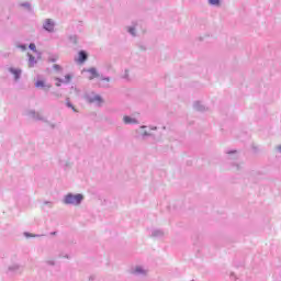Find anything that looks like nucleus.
<instances>
[{
    "mask_svg": "<svg viewBox=\"0 0 281 281\" xmlns=\"http://www.w3.org/2000/svg\"><path fill=\"white\" fill-rule=\"evenodd\" d=\"M82 201H85V195H82V193H77V194L68 193L63 199V203L65 205H75V206L80 205Z\"/></svg>",
    "mask_w": 281,
    "mask_h": 281,
    "instance_id": "1",
    "label": "nucleus"
},
{
    "mask_svg": "<svg viewBox=\"0 0 281 281\" xmlns=\"http://www.w3.org/2000/svg\"><path fill=\"white\" fill-rule=\"evenodd\" d=\"M87 102H89L90 104H94V106H102L104 104V99L102 97H100V94H88L86 97Z\"/></svg>",
    "mask_w": 281,
    "mask_h": 281,
    "instance_id": "2",
    "label": "nucleus"
},
{
    "mask_svg": "<svg viewBox=\"0 0 281 281\" xmlns=\"http://www.w3.org/2000/svg\"><path fill=\"white\" fill-rule=\"evenodd\" d=\"M132 273L134 276H146V273H148V270L142 266H136L132 269Z\"/></svg>",
    "mask_w": 281,
    "mask_h": 281,
    "instance_id": "3",
    "label": "nucleus"
},
{
    "mask_svg": "<svg viewBox=\"0 0 281 281\" xmlns=\"http://www.w3.org/2000/svg\"><path fill=\"white\" fill-rule=\"evenodd\" d=\"M86 71V78H88V80H93V78H99L100 75L98 74V70L95 68H90L88 70H83Z\"/></svg>",
    "mask_w": 281,
    "mask_h": 281,
    "instance_id": "4",
    "label": "nucleus"
},
{
    "mask_svg": "<svg viewBox=\"0 0 281 281\" xmlns=\"http://www.w3.org/2000/svg\"><path fill=\"white\" fill-rule=\"evenodd\" d=\"M56 26V24L54 23V20L52 19H47L45 20L43 27L44 30H46V32H54V27Z\"/></svg>",
    "mask_w": 281,
    "mask_h": 281,
    "instance_id": "5",
    "label": "nucleus"
},
{
    "mask_svg": "<svg viewBox=\"0 0 281 281\" xmlns=\"http://www.w3.org/2000/svg\"><path fill=\"white\" fill-rule=\"evenodd\" d=\"M26 115L29 117H32V120H40V121L44 120L43 114H41V113H38V112L34 111V110H27L26 111Z\"/></svg>",
    "mask_w": 281,
    "mask_h": 281,
    "instance_id": "6",
    "label": "nucleus"
},
{
    "mask_svg": "<svg viewBox=\"0 0 281 281\" xmlns=\"http://www.w3.org/2000/svg\"><path fill=\"white\" fill-rule=\"evenodd\" d=\"M9 72L12 74V76H14L15 82L21 79V74H23L21 68H13V67L9 68Z\"/></svg>",
    "mask_w": 281,
    "mask_h": 281,
    "instance_id": "7",
    "label": "nucleus"
},
{
    "mask_svg": "<svg viewBox=\"0 0 281 281\" xmlns=\"http://www.w3.org/2000/svg\"><path fill=\"white\" fill-rule=\"evenodd\" d=\"M124 124H139V121L136 117L124 115L123 116Z\"/></svg>",
    "mask_w": 281,
    "mask_h": 281,
    "instance_id": "8",
    "label": "nucleus"
},
{
    "mask_svg": "<svg viewBox=\"0 0 281 281\" xmlns=\"http://www.w3.org/2000/svg\"><path fill=\"white\" fill-rule=\"evenodd\" d=\"M193 109H195V111H205V105H203V103L201 101H195L193 104Z\"/></svg>",
    "mask_w": 281,
    "mask_h": 281,
    "instance_id": "9",
    "label": "nucleus"
},
{
    "mask_svg": "<svg viewBox=\"0 0 281 281\" xmlns=\"http://www.w3.org/2000/svg\"><path fill=\"white\" fill-rule=\"evenodd\" d=\"M57 80V83H56V87H60V82H65V83H68L71 81V76L70 75H66L65 76V80L60 79V78H56Z\"/></svg>",
    "mask_w": 281,
    "mask_h": 281,
    "instance_id": "10",
    "label": "nucleus"
},
{
    "mask_svg": "<svg viewBox=\"0 0 281 281\" xmlns=\"http://www.w3.org/2000/svg\"><path fill=\"white\" fill-rule=\"evenodd\" d=\"M35 87L42 88V89H52V86L45 85V81H43V80H37L35 83Z\"/></svg>",
    "mask_w": 281,
    "mask_h": 281,
    "instance_id": "11",
    "label": "nucleus"
},
{
    "mask_svg": "<svg viewBox=\"0 0 281 281\" xmlns=\"http://www.w3.org/2000/svg\"><path fill=\"white\" fill-rule=\"evenodd\" d=\"M151 236L154 238H161V236H164V231H161V229H154V231H151Z\"/></svg>",
    "mask_w": 281,
    "mask_h": 281,
    "instance_id": "12",
    "label": "nucleus"
},
{
    "mask_svg": "<svg viewBox=\"0 0 281 281\" xmlns=\"http://www.w3.org/2000/svg\"><path fill=\"white\" fill-rule=\"evenodd\" d=\"M87 60V53L85 50L79 52V57L77 59V63H85Z\"/></svg>",
    "mask_w": 281,
    "mask_h": 281,
    "instance_id": "13",
    "label": "nucleus"
},
{
    "mask_svg": "<svg viewBox=\"0 0 281 281\" xmlns=\"http://www.w3.org/2000/svg\"><path fill=\"white\" fill-rule=\"evenodd\" d=\"M109 82H111V79L109 77L101 79L100 87H109Z\"/></svg>",
    "mask_w": 281,
    "mask_h": 281,
    "instance_id": "14",
    "label": "nucleus"
},
{
    "mask_svg": "<svg viewBox=\"0 0 281 281\" xmlns=\"http://www.w3.org/2000/svg\"><path fill=\"white\" fill-rule=\"evenodd\" d=\"M27 56H29V67H34V65L36 64V59L31 54H27Z\"/></svg>",
    "mask_w": 281,
    "mask_h": 281,
    "instance_id": "15",
    "label": "nucleus"
},
{
    "mask_svg": "<svg viewBox=\"0 0 281 281\" xmlns=\"http://www.w3.org/2000/svg\"><path fill=\"white\" fill-rule=\"evenodd\" d=\"M209 5L221 7V0H209Z\"/></svg>",
    "mask_w": 281,
    "mask_h": 281,
    "instance_id": "16",
    "label": "nucleus"
},
{
    "mask_svg": "<svg viewBox=\"0 0 281 281\" xmlns=\"http://www.w3.org/2000/svg\"><path fill=\"white\" fill-rule=\"evenodd\" d=\"M144 128H146V126H140L138 135H140L142 137H148V132L144 131Z\"/></svg>",
    "mask_w": 281,
    "mask_h": 281,
    "instance_id": "17",
    "label": "nucleus"
},
{
    "mask_svg": "<svg viewBox=\"0 0 281 281\" xmlns=\"http://www.w3.org/2000/svg\"><path fill=\"white\" fill-rule=\"evenodd\" d=\"M66 106H68V109H72V111H74L75 113L78 112V110H76V108L74 106V104H71V102H69V101L66 102Z\"/></svg>",
    "mask_w": 281,
    "mask_h": 281,
    "instance_id": "18",
    "label": "nucleus"
},
{
    "mask_svg": "<svg viewBox=\"0 0 281 281\" xmlns=\"http://www.w3.org/2000/svg\"><path fill=\"white\" fill-rule=\"evenodd\" d=\"M127 32H128L132 36H135V27L130 26V27L127 29Z\"/></svg>",
    "mask_w": 281,
    "mask_h": 281,
    "instance_id": "19",
    "label": "nucleus"
},
{
    "mask_svg": "<svg viewBox=\"0 0 281 281\" xmlns=\"http://www.w3.org/2000/svg\"><path fill=\"white\" fill-rule=\"evenodd\" d=\"M9 271H19V265H13L9 267Z\"/></svg>",
    "mask_w": 281,
    "mask_h": 281,
    "instance_id": "20",
    "label": "nucleus"
},
{
    "mask_svg": "<svg viewBox=\"0 0 281 281\" xmlns=\"http://www.w3.org/2000/svg\"><path fill=\"white\" fill-rule=\"evenodd\" d=\"M30 49H32V52H36V44L32 43L30 44Z\"/></svg>",
    "mask_w": 281,
    "mask_h": 281,
    "instance_id": "21",
    "label": "nucleus"
},
{
    "mask_svg": "<svg viewBox=\"0 0 281 281\" xmlns=\"http://www.w3.org/2000/svg\"><path fill=\"white\" fill-rule=\"evenodd\" d=\"M24 236H26V238H30V237L36 238L41 235H30V233H25Z\"/></svg>",
    "mask_w": 281,
    "mask_h": 281,
    "instance_id": "22",
    "label": "nucleus"
},
{
    "mask_svg": "<svg viewBox=\"0 0 281 281\" xmlns=\"http://www.w3.org/2000/svg\"><path fill=\"white\" fill-rule=\"evenodd\" d=\"M53 67H54V69H56V71H61V69H63V68L60 67V65H54Z\"/></svg>",
    "mask_w": 281,
    "mask_h": 281,
    "instance_id": "23",
    "label": "nucleus"
},
{
    "mask_svg": "<svg viewBox=\"0 0 281 281\" xmlns=\"http://www.w3.org/2000/svg\"><path fill=\"white\" fill-rule=\"evenodd\" d=\"M19 47H20V49H22V52H25V49H27V46H25V45H23V44L20 45Z\"/></svg>",
    "mask_w": 281,
    "mask_h": 281,
    "instance_id": "24",
    "label": "nucleus"
},
{
    "mask_svg": "<svg viewBox=\"0 0 281 281\" xmlns=\"http://www.w3.org/2000/svg\"><path fill=\"white\" fill-rule=\"evenodd\" d=\"M22 7H23V8H30V3H27V2H26V3H23Z\"/></svg>",
    "mask_w": 281,
    "mask_h": 281,
    "instance_id": "25",
    "label": "nucleus"
},
{
    "mask_svg": "<svg viewBox=\"0 0 281 281\" xmlns=\"http://www.w3.org/2000/svg\"><path fill=\"white\" fill-rule=\"evenodd\" d=\"M46 262H47V265L54 266V260L46 261Z\"/></svg>",
    "mask_w": 281,
    "mask_h": 281,
    "instance_id": "26",
    "label": "nucleus"
},
{
    "mask_svg": "<svg viewBox=\"0 0 281 281\" xmlns=\"http://www.w3.org/2000/svg\"><path fill=\"white\" fill-rule=\"evenodd\" d=\"M277 150H279V151L281 153V145H279V146L277 147Z\"/></svg>",
    "mask_w": 281,
    "mask_h": 281,
    "instance_id": "27",
    "label": "nucleus"
},
{
    "mask_svg": "<svg viewBox=\"0 0 281 281\" xmlns=\"http://www.w3.org/2000/svg\"><path fill=\"white\" fill-rule=\"evenodd\" d=\"M151 131H157V127H151Z\"/></svg>",
    "mask_w": 281,
    "mask_h": 281,
    "instance_id": "28",
    "label": "nucleus"
}]
</instances>
